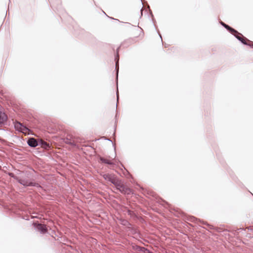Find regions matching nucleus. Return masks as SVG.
Wrapping results in <instances>:
<instances>
[{
    "instance_id": "nucleus-1",
    "label": "nucleus",
    "mask_w": 253,
    "mask_h": 253,
    "mask_svg": "<svg viewBox=\"0 0 253 253\" xmlns=\"http://www.w3.org/2000/svg\"><path fill=\"white\" fill-rule=\"evenodd\" d=\"M19 178L18 182L24 187H29L32 184L33 179L30 178V172L27 171H19Z\"/></svg>"
},
{
    "instance_id": "nucleus-2",
    "label": "nucleus",
    "mask_w": 253,
    "mask_h": 253,
    "mask_svg": "<svg viewBox=\"0 0 253 253\" xmlns=\"http://www.w3.org/2000/svg\"><path fill=\"white\" fill-rule=\"evenodd\" d=\"M233 35H234L235 38L241 42L243 44L245 45H249L251 47H253V42L250 41L245 37H244L242 34L239 33L237 31L236 33H231Z\"/></svg>"
},
{
    "instance_id": "nucleus-3",
    "label": "nucleus",
    "mask_w": 253,
    "mask_h": 253,
    "mask_svg": "<svg viewBox=\"0 0 253 253\" xmlns=\"http://www.w3.org/2000/svg\"><path fill=\"white\" fill-rule=\"evenodd\" d=\"M32 225L35 230L41 234H44L47 232V229L46 225L42 224V222H32Z\"/></svg>"
},
{
    "instance_id": "nucleus-4",
    "label": "nucleus",
    "mask_w": 253,
    "mask_h": 253,
    "mask_svg": "<svg viewBox=\"0 0 253 253\" xmlns=\"http://www.w3.org/2000/svg\"><path fill=\"white\" fill-rule=\"evenodd\" d=\"M122 224L125 226L126 230L129 232L131 234L137 233V229L130 224V222H122Z\"/></svg>"
},
{
    "instance_id": "nucleus-5",
    "label": "nucleus",
    "mask_w": 253,
    "mask_h": 253,
    "mask_svg": "<svg viewBox=\"0 0 253 253\" xmlns=\"http://www.w3.org/2000/svg\"><path fill=\"white\" fill-rule=\"evenodd\" d=\"M117 189L123 194L129 195L132 193V190L129 188L126 187L123 183Z\"/></svg>"
},
{
    "instance_id": "nucleus-6",
    "label": "nucleus",
    "mask_w": 253,
    "mask_h": 253,
    "mask_svg": "<svg viewBox=\"0 0 253 253\" xmlns=\"http://www.w3.org/2000/svg\"><path fill=\"white\" fill-rule=\"evenodd\" d=\"M28 145L33 148H35L39 145V140H37L34 137H30L27 141Z\"/></svg>"
},
{
    "instance_id": "nucleus-7",
    "label": "nucleus",
    "mask_w": 253,
    "mask_h": 253,
    "mask_svg": "<svg viewBox=\"0 0 253 253\" xmlns=\"http://www.w3.org/2000/svg\"><path fill=\"white\" fill-rule=\"evenodd\" d=\"M7 119V115L4 112L0 111V127L5 124Z\"/></svg>"
},
{
    "instance_id": "nucleus-8",
    "label": "nucleus",
    "mask_w": 253,
    "mask_h": 253,
    "mask_svg": "<svg viewBox=\"0 0 253 253\" xmlns=\"http://www.w3.org/2000/svg\"><path fill=\"white\" fill-rule=\"evenodd\" d=\"M183 220V221H202L200 219L198 220V219L193 216L188 215H184Z\"/></svg>"
},
{
    "instance_id": "nucleus-9",
    "label": "nucleus",
    "mask_w": 253,
    "mask_h": 253,
    "mask_svg": "<svg viewBox=\"0 0 253 253\" xmlns=\"http://www.w3.org/2000/svg\"><path fill=\"white\" fill-rule=\"evenodd\" d=\"M220 24L224 27L226 30H227L230 33H237V31L235 29H233V28L231 27L229 25L226 24L222 21L220 22Z\"/></svg>"
},
{
    "instance_id": "nucleus-10",
    "label": "nucleus",
    "mask_w": 253,
    "mask_h": 253,
    "mask_svg": "<svg viewBox=\"0 0 253 253\" xmlns=\"http://www.w3.org/2000/svg\"><path fill=\"white\" fill-rule=\"evenodd\" d=\"M119 48L118 47L117 50L116 54L115 55V60L116 61V70H117V79L118 78V72H119Z\"/></svg>"
},
{
    "instance_id": "nucleus-11",
    "label": "nucleus",
    "mask_w": 253,
    "mask_h": 253,
    "mask_svg": "<svg viewBox=\"0 0 253 253\" xmlns=\"http://www.w3.org/2000/svg\"><path fill=\"white\" fill-rule=\"evenodd\" d=\"M14 127L16 130L21 132L23 127V124L19 122L16 121L14 123Z\"/></svg>"
},
{
    "instance_id": "nucleus-12",
    "label": "nucleus",
    "mask_w": 253,
    "mask_h": 253,
    "mask_svg": "<svg viewBox=\"0 0 253 253\" xmlns=\"http://www.w3.org/2000/svg\"><path fill=\"white\" fill-rule=\"evenodd\" d=\"M102 176L106 180L109 181L111 183L115 177L114 175L109 173H104L102 174Z\"/></svg>"
},
{
    "instance_id": "nucleus-13",
    "label": "nucleus",
    "mask_w": 253,
    "mask_h": 253,
    "mask_svg": "<svg viewBox=\"0 0 253 253\" xmlns=\"http://www.w3.org/2000/svg\"><path fill=\"white\" fill-rule=\"evenodd\" d=\"M39 145H40L44 149H48L50 147L49 144L48 143L41 139H39Z\"/></svg>"
},
{
    "instance_id": "nucleus-14",
    "label": "nucleus",
    "mask_w": 253,
    "mask_h": 253,
    "mask_svg": "<svg viewBox=\"0 0 253 253\" xmlns=\"http://www.w3.org/2000/svg\"><path fill=\"white\" fill-rule=\"evenodd\" d=\"M136 249L139 252H141L143 253H154L150 251L149 250L143 247L137 246Z\"/></svg>"
},
{
    "instance_id": "nucleus-15",
    "label": "nucleus",
    "mask_w": 253,
    "mask_h": 253,
    "mask_svg": "<svg viewBox=\"0 0 253 253\" xmlns=\"http://www.w3.org/2000/svg\"><path fill=\"white\" fill-rule=\"evenodd\" d=\"M122 183L123 182L121 180H119L118 179L116 178V177H115L113 181H112V183L115 186L116 189L117 188H118Z\"/></svg>"
},
{
    "instance_id": "nucleus-16",
    "label": "nucleus",
    "mask_w": 253,
    "mask_h": 253,
    "mask_svg": "<svg viewBox=\"0 0 253 253\" xmlns=\"http://www.w3.org/2000/svg\"><path fill=\"white\" fill-rule=\"evenodd\" d=\"M21 132L25 135H29L31 132V130L23 125V127Z\"/></svg>"
},
{
    "instance_id": "nucleus-17",
    "label": "nucleus",
    "mask_w": 253,
    "mask_h": 253,
    "mask_svg": "<svg viewBox=\"0 0 253 253\" xmlns=\"http://www.w3.org/2000/svg\"><path fill=\"white\" fill-rule=\"evenodd\" d=\"M99 160L102 163H104V164H108V165H113V163H112L111 161H110L103 157H100Z\"/></svg>"
},
{
    "instance_id": "nucleus-18",
    "label": "nucleus",
    "mask_w": 253,
    "mask_h": 253,
    "mask_svg": "<svg viewBox=\"0 0 253 253\" xmlns=\"http://www.w3.org/2000/svg\"><path fill=\"white\" fill-rule=\"evenodd\" d=\"M126 212H127L128 215H129L133 219H134L135 217H136L137 218H138L133 211H132L130 210H127Z\"/></svg>"
},
{
    "instance_id": "nucleus-19",
    "label": "nucleus",
    "mask_w": 253,
    "mask_h": 253,
    "mask_svg": "<svg viewBox=\"0 0 253 253\" xmlns=\"http://www.w3.org/2000/svg\"><path fill=\"white\" fill-rule=\"evenodd\" d=\"M8 175L9 176H10L11 177L14 178L17 182L18 181L19 176L15 175L13 173H12V172H9L8 173Z\"/></svg>"
},
{
    "instance_id": "nucleus-20",
    "label": "nucleus",
    "mask_w": 253,
    "mask_h": 253,
    "mask_svg": "<svg viewBox=\"0 0 253 253\" xmlns=\"http://www.w3.org/2000/svg\"><path fill=\"white\" fill-rule=\"evenodd\" d=\"M32 184L30 186H35L38 188H42L41 186L38 183L34 182V179L31 182Z\"/></svg>"
},
{
    "instance_id": "nucleus-21",
    "label": "nucleus",
    "mask_w": 253,
    "mask_h": 253,
    "mask_svg": "<svg viewBox=\"0 0 253 253\" xmlns=\"http://www.w3.org/2000/svg\"><path fill=\"white\" fill-rule=\"evenodd\" d=\"M117 102H118V100H119V92H118V90H117ZM117 105H118V103H117L116 104V107H117Z\"/></svg>"
},
{
    "instance_id": "nucleus-22",
    "label": "nucleus",
    "mask_w": 253,
    "mask_h": 253,
    "mask_svg": "<svg viewBox=\"0 0 253 253\" xmlns=\"http://www.w3.org/2000/svg\"><path fill=\"white\" fill-rule=\"evenodd\" d=\"M203 225H209V224L208 223V222H201Z\"/></svg>"
},
{
    "instance_id": "nucleus-23",
    "label": "nucleus",
    "mask_w": 253,
    "mask_h": 253,
    "mask_svg": "<svg viewBox=\"0 0 253 253\" xmlns=\"http://www.w3.org/2000/svg\"><path fill=\"white\" fill-rule=\"evenodd\" d=\"M158 34L159 35L160 38H161V40H162V38L161 35L160 34V32H159V31L158 32Z\"/></svg>"
},
{
    "instance_id": "nucleus-24",
    "label": "nucleus",
    "mask_w": 253,
    "mask_h": 253,
    "mask_svg": "<svg viewBox=\"0 0 253 253\" xmlns=\"http://www.w3.org/2000/svg\"><path fill=\"white\" fill-rule=\"evenodd\" d=\"M143 8V7H142L141 8V15H142Z\"/></svg>"
},
{
    "instance_id": "nucleus-25",
    "label": "nucleus",
    "mask_w": 253,
    "mask_h": 253,
    "mask_svg": "<svg viewBox=\"0 0 253 253\" xmlns=\"http://www.w3.org/2000/svg\"><path fill=\"white\" fill-rule=\"evenodd\" d=\"M126 24H128V25H131V24H130V23H129V22H126Z\"/></svg>"
},
{
    "instance_id": "nucleus-26",
    "label": "nucleus",
    "mask_w": 253,
    "mask_h": 253,
    "mask_svg": "<svg viewBox=\"0 0 253 253\" xmlns=\"http://www.w3.org/2000/svg\"><path fill=\"white\" fill-rule=\"evenodd\" d=\"M112 19H114V20H117V21H119V20L117 19H114V18H112Z\"/></svg>"
},
{
    "instance_id": "nucleus-27",
    "label": "nucleus",
    "mask_w": 253,
    "mask_h": 253,
    "mask_svg": "<svg viewBox=\"0 0 253 253\" xmlns=\"http://www.w3.org/2000/svg\"><path fill=\"white\" fill-rule=\"evenodd\" d=\"M184 223H185V222H184ZM187 223H188L189 225H191V224L190 223H189V222H187Z\"/></svg>"
}]
</instances>
